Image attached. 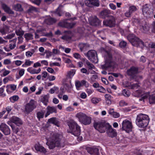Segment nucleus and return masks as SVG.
Here are the masks:
<instances>
[{"label":"nucleus","mask_w":155,"mask_h":155,"mask_svg":"<svg viewBox=\"0 0 155 155\" xmlns=\"http://www.w3.org/2000/svg\"><path fill=\"white\" fill-rule=\"evenodd\" d=\"M94 128L101 133H104L106 130L108 136L113 137L117 135V132L109 123L102 120L94 121Z\"/></svg>","instance_id":"obj_1"},{"label":"nucleus","mask_w":155,"mask_h":155,"mask_svg":"<svg viewBox=\"0 0 155 155\" xmlns=\"http://www.w3.org/2000/svg\"><path fill=\"white\" fill-rule=\"evenodd\" d=\"M49 134L50 135L49 136L48 134L46 137L47 142L46 143L49 148L52 149L55 147H61L62 136L53 132Z\"/></svg>","instance_id":"obj_2"},{"label":"nucleus","mask_w":155,"mask_h":155,"mask_svg":"<svg viewBox=\"0 0 155 155\" xmlns=\"http://www.w3.org/2000/svg\"><path fill=\"white\" fill-rule=\"evenodd\" d=\"M149 122V118L148 115L140 114L137 115L136 123L139 127H145L148 125Z\"/></svg>","instance_id":"obj_3"},{"label":"nucleus","mask_w":155,"mask_h":155,"mask_svg":"<svg viewBox=\"0 0 155 155\" xmlns=\"http://www.w3.org/2000/svg\"><path fill=\"white\" fill-rule=\"evenodd\" d=\"M68 125L69 127V130H68V133L77 137L80 135V127L75 121L73 120H70L68 123Z\"/></svg>","instance_id":"obj_4"},{"label":"nucleus","mask_w":155,"mask_h":155,"mask_svg":"<svg viewBox=\"0 0 155 155\" xmlns=\"http://www.w3.org/2000/svg\"><path fill=\"white\" fill-rule=\"evenodd\" d=\"M104 59V64L101 65L102 69H106L109 68L114 67L115 63L112 60V56L110 52H105Z\"/></svg>","instance_id":"obj_5"},{"label":"nucleus","mask_w":155,"mask_h":155,"mask_svg":"<svg viewBox=\"0 0 155 155\" xmlns=\"http://www.w3.org/2000/svg\"><path fill=\"white\" fill-rule=\"evenodd\" d=\"M76 117L79 121L85 125L89 124L91 122V118L82 112H79L76 115Z\"/></svg>","instance_id":"obj_6"},{"label":"nucleus","mask_w":155,"mask_h":155,"mask_svg":"<svg viewBox=\"0 0 155 155\" xmlns=\"http://www.w3.org/2000/svg\"><path fill=\"white\" fill-rule=\"evenodd\" d=\"M127 39L133 45L139 46L141 48L144 46L143 42L133 34H129L128 36Z\"/></svg>","instance_id":"obj_7"},{"label":"nucleus","mask_w":155,"mask_h":155,"mask_svg":"<svg viewBox=\"0 0 155 155\" xmlns=\"http://www.w3.org/2000/svg\"><path fill=\"white\" fill-rule=\"evenodd\" d=\"M37 102L33 100H31L25 106V113L28 114L31 112L37 106Z\"/></svg>","instance_id":"obj_8"},{"label":"nucleus","mask_w":155,"mask_h":155,"mask_svg":"<svg viewBox=\"0 0 155 155\" xmlns=\"http://www.w3.org/2000/svg\"><path fill=\"white\" fill-rule=\"evenodd\" d=\"M84 55L87 57L89 60L95 63L98 62V60L96 52L94 50H91L88 51Z\"/></svg>","instance_id":"obj_9"},{"label":"nucleus","mask_w":155,"mask_h":155,"mask_svg":"<svg viewBox=\"0 0 155 155\" xmlns=\"http://www.w3.org/2000/svg\"><path fill=\"white\" fill-rule=\"evenodd\" d=\"M122 129L127 133H129L132 131L133 126L132 123L128 120L123 121L122 123Z\"/></svg>","instance_id":"obj_10"},{"label":"nucleus","mask_w":155,"mask_h":155,"mask_svg":"<svg viewBox=\"0 0 155 155\" xmlns=\"http://www.w3.org/2000/svg\"><path fill=\"white\" fill-rule=\"evenodd\" d=\"M104 25L112 27L115 24V18L113 16L110 17L107 20H104L103 22Z\"/></svg>","instance_id":"obj_11"},{"label":"nucleus","mask_w":155,"mask_h":155,"mask_svg":"<svg viewBox=\"0 0 155 155\" xmlns=\"http://www.w3.org/2000/svg\"><path fill=\"white\" fill-rule=\"evenodd\" d=\"M138 69L134 66L131 67L127 71V74L133 78H134L138 73Z\"/></svg>","instance_id":"obj_12"},{"label":"nucleus","mask_w":155,"mask_h":155,"mask_svg":"<svg viewBox=\"0 0 155 155\" xmlns=\"http://www.w3.org/2000/svg\"><path fill=\"white\" fill-rule=\"evenodd\" d=\"M85 4L87 6L89 7L93 6L98 7L99 5L98 0H86Z\"/></svg>","instance_id":"obj_13"},{"label":"nucleus","mask_w":155,"mask_h":155,"mask_svg":"<svg viewBox=\"0 0 155 155\" xmlns=\"http://www.w3.org/2000/svg\"><path fill=\"white\" fill-rule=\"evenodd\" d=\"M46 113L45 115V117H46L51 114H52L53 113H57V110L56 108L54 107L48 106L46 108Z\"/></svg>","instance_id":"obj_14"},{"label":"nucleus","mask_w":155,"mask_h":155,"mask_svg":"<svg viewBox=\"0 0 155 155\" xmlns=\"http://www.w3.org/2000/svg\"><path fill=\"white\" fill-rule=\"evenodd\" d=\"M88 152L92 155H98L99 149L96 147H88L87 148Z\"/></svg>","instance_id":"obj_15"},{"label":"nucleus","mask_w":155,"mask_h":155,"mask_svg":"<svg viewBox=\"0 0 155 155\" xmlns=\"http://www.w3.org/2000/svg\"><path fill=\"white\" fill-rule=\"evenodd\" d=\"M6 91L8 93H10L15 91L17 88V85L14 84L8 85L6 86Z\"/></svg>","instance_id":"obj_16"},{"label":"nucleus","mask_w":155,"mask_h":155,"mask_svg":"<svg viewBox=\"0 0 155 155\" xmlns=\"http://www.w3.org/2000/svg\"><path fill=\"white\" fill-rule=\"evenodd\" d=\"M75 23H69L65 21L60 22L59 23V25L62 27H68L71 28L75 25Z\"/></svg>","instance_id":"obj_17"},{"label":"nucleus","mask_w":155,"mask_h":155,"mask_svg":"<svg viewBox=\"0 0 155 155\" xmlns=\"http://www.w3.org/2000/svg\"><path fill=\"white\" fill-rule=\"evenodd\" d=\"M35 148L36 150L38 151L45 153L47 152L46 149L40 145L39 144L35 145Z\"/></svg>","instance_id":"obj_18"},{"label":"nucleus","mask_w":155,"mask_h":155,"mask_svg":"<svg viewBox=\"0 0 155 155\" xmlns=\"http://www.w3.org/2000/svg\"><path fill=\"white\" fill-rule=\"evenodd\" d=\"M27 71L31 74H38L40 72L41 69L39 68L37 70L35 69H33L31 67H29L27 69Z\"/></svg>","instance_id":"obj_19"},{"label":"nucleus","mask_w":155,"mask_h":155,"mask_svg":"<svg viewBox=\"0 0 155 155\" xmlns=\"http://www.w3.org/2000/svg\"><path fill=\"white\" fill-rule=\"evenodd\" d=\"M17 40V38H15L9 41V42L11 43L9 45V48L11 50L13 49L16 47Z\"/></svg>","instance_id":"obj_20"},{"label":"nucleus","mask_w":155,"mask_h":155,"mask_svg":"<svg viewBox=\"0 0 155 155\" xmlns=\"http://www.w3.org/2000/svg\"><path fill=\"white\" fill-rule=\"evenodd\" d=\"M89 47L88 44L85 43H81L79 45V48L81 51H85Z\"/></svg>","instance_id":"obj_21"},{"label":"nucleus","mask_w":155,"mask_h":155,"mask_svg":"<svg viewBox=\"0 0 155 155\" xmlns=\"http://www.w3.org/2000/svg\"><path fill=\"white\" fill-rule=\"evenodd\" d=\"M56 21V20L51 17H49L45 19V22L48 25L52 24L55 23Z\"/></svg>","instance_id":"obj_22"},{"label":"nucleus","mask_w":155,"mask_h":155,"mask_svg":"<svg viewBox=\"0 0 155 155\" xmlns=\"http://www.w3.org/2000/svg\"><path fill=\"white\" fill-rule=\"evenodd\" d=\"M91 23L93 26H97L99 24L100 21L95 16L92 19Z\"/></svg>","instance_id":"obj_23"},{"label":"nucleus","mask_w":155,"mask_h":155,"mask_svg":"<svg viewBox=\"0 0 155 155\" xmlns=\"http://www.w3.org/2000/svg\"><path fill=\"white\" fill-rule=\"evenodd\" d=\"M12 120L14 123L18 126L22 124L21 120L17 117H13L12 118Z\"/></svg>","instance_id":"obj_24"},{"label":"nucleus","mask_w":155,"mask_h":155,"mask_svg":"<svg viewBox=\"0 0 155 155\" xmlns=\"http://www.w3.org/2000/svg\"><path fill=\"white\" fill-rule=\"evenodd\" d=\"M142 12L144 15L147 16L149 14V10L147 5H144L142 8Z\"/></svg>","instance_id":"obj_25"},{"label":"nucleus","mask_w":155,"mask_h":155,"mask_svg":"<svg viewBox=\"0 0 155 155\" xmlns=\"http://www.w3.org/2000/svg\"><path fill=\"white\" fill-rule=\"evenodd\" d=\"M150 92H144V91L143 92V93L142 94V95L141 96V98L139 99V100L140 101H144V100L147 99L149 97V96H150Z\"/></svg>","instance_id":"obj_26"},{"label":"nucleus","mask_w":155,"mask_h":155,"mask_svg":"<svg viewBox=\"0 0 155 155\" xmlns=\"http://www.w3.org/2000/svg\"><path fill=\"white\" fill-rule=\"evenodd\" d=\"M49 97V94H48L42 97L41 101L44 105L46 106L48 102V99Z\"/></svg>","instance_id":"obj_27"},{"label":"nucleus","mask_w":155,"mask_h":155,"mask_svg":"<svg viewBox=\"0 0 155 155\" xmlns=\"http://www.w3.org/2000/svg\"><path fill=\"white\" fill-rule=\"evenodd\" d=\"M2 7L6 12L9 14H12L13 13V12L11 8L5 4H3Z\"/></svg>","instance_id":"obj_28"},{"label":"nucleus","mask_w":155,"mask_h":155,"mask_svg":"<svg viewBox=\"0 0 155 155\" xmlns=\"http://www.w3.org/2000/svg\"><path fill=\"white\" fill-rule=\"evenodd\" d=\"M113 109H110L109 111V114L111 115L114 118H118L120 116L119 114L113 111Z\"/></svg>","instance_id":"obj_29"},{"label":"nucleus","mask_w":155,"mask_h":155,"mask_svg":"<svg viewBox=\"0 0 155 155\" xmlns=\"http://www.w3.org/2000/svg\"><path fill=\"white\" fill-rule=\"evenodd\" d=\"M64 87L65 89L68 92H70L72 88V86L71 82L70 81L68 84L65 83L64 85Z\"/></svg>","instance_id":"obj_30"},{"label":"nucleus","mask_w":155,"mask_h":155,"mask_svg":"<svg viewBox=\"0 0 155 155\" xmlns=\"http://www.w3.org/2000/svg\"><path fill=\"white\" fill-rule=\"evenodd\" d=\"M8 31V28L7 26L5 25L3 28L0 29V32L2 35H4L7 33Z\"/></svg>","instance_id":"obj_31"},{"label":"nucleus","mask_w":155,"mask_h":155,"mask_svg":"<svg viewBox=\"0 0 155 155\" xmlns=\"http://www.w3.org/2000/svg\"><path fill=\"white\" fill-rule=\"evenodd\" d=\"M13 7L14 9L16 11L21 12L23 10L21 5L19 4L14 5Z\"/></svg>","instance_id":"obj_32"},{"label":"nucleus","mask_w":155,"mask_h":155,"mask_svg":"<svg viewBox=\"0 0 155 155\" xmlns=\"http://www.w3.org/2000/svg\"><path fill=\"white\" fill-rule=\"evenodd\" d=\"M143 91L141 90H137L133 93V95L136 97H141Z\"/></svg>","instance_id":"obj_33"},{"label":"nucleus","mask_w":155,"mask_h":155,"mask_svg":"<svg viewBox=\"0 0 155 155\" xmlns=\"http://www.w3.org/2000/svg\"><path fill=\"white\" fill-rule=\"evenodd\" d=\"M127 87H129L130 88L133 89H136L138 88V87L140 86V85H139L137 83L134 84H128L126 86Z\"/></svg>","instance_id":"obj_34"},{"label":"nucleus","mask_w":155,"mask_h":155,"mask_svg":"<svg viewBox=\"0 0 155 155\" xmlns=\"http://www.w3.org/2000/svg\"><path fill=\"white\" fill-rule=\"evenodd\" d=\"M105 97L106 100V103L108 104H110L111 103V100L112 97L109 94H106L105 95Z\"/></svg>","instance_id":"obj_35"},{"label":"nucleus","mask_w":155,"mask_h":155,"mask_svg":"<svg viewBox=\"0 0 155 155\" xmlns=\"http://www.w3.org/2000/svg\"><path fill=\"white\" fill-rule=\"evenodd\" d=\"M74 57L76 59H80L82 61H85L86 60L85 58H81L80 55L78 53H75L73 54Z\"/></svg>","instance_id":"obj_36"},{"label":"nucleus","mask_w":155,"mask_h":155,"mask_svg":"<svg viewBox=\"0 0 155 155\" xmlns=\"http://www.w3.org/2000/svg\"><path fill=\"white\" fill-rule=\"evenodd\" d=\"M48 122L50 123H51L54 124L58 126L57 125L58 124V120L56 118L52 117L50 119H49L48 120Z\"/></svg>","instance_id":"obj_37"},{"label":"nucleus","mask_w":155,"mask_h":155,"mask_svg":"<svg viewBox=\"0 0 155 155\" xmlns=\"http://www.w3.org/2000/svg\"><path fill=\"white\" fill-rule=\"evenodd\" d=\"M101 98H100L94 97L92 98L91 100V102L94 104H97L101 101Z\"/></svg>","instance_id":"obj_38"},{"label":"nucleus","mask_w":155,"mask_h":155,"mask_svg":"<svg viewBox=\"0 0 155 155\" xmlns=\"http://www.w3.org/2000/svg\"><path fill=\"white\" fill-rule=\"evenodd\" d=\"M149 100L150 104L155 103V94L150 95L149 98Z\"/></svg>","instance_id":"obj_39"},{"label":"nucleus","mask_w":155,"mask_h":155,"mask_svg":"<svg viewBox=\"0 0 155 155\" xmlns=\"http://www.w3.org/2000/svg\"><path fill=\"white\" fill-rule=\"evenodd\" d=\"M19 98V97L18 96L14 95L10 97L9 99L11 102L13 103L17 101Z\"/></svg>","instance_id":"obj_40"},{"label":"nucleus","mask_w":155,"mask_h":155,"mask_svg":"<svg viewBox=\"0 0 155 155\" xmlns=\"http://www.w3.org/2000/svg\"><path fill=\"white\" fill-rule=\"evenodd\" d=\"M24 37L27 41L32 40L33 38V35L30 33H26L24 35Z\"/></svg>","instance_id":"obj_41"},{"label":"nucleus","mask_w":155,"mask_h":155,"mask_svg":"<svg viewBox=\"0 0 155 155\" xmlns=\"http://www.w3.org/2000/svg\"><path fill=\"white\" fill-rule=\"evenodd\" d=\"M16 35L19 36H22L24 33V32L21 29H17L15 31Z\"/></svg>","instance_id":"obj_42"},{"label":"nucleus","mask_w":155,"mask_h":155,"mask_svg":"<svg viewBox=\"0 0 155 155\" xmlns=\"http://www.w3.org/2000/svg\"><path fill=\"white\" fill-rule=\"evenodd\" d=\"M75 73V70H71L68 72V77L70 78H71Z\"/></svg>","instance_id":"obj_43"},{"label":"nucleus","mask_w":155,"mask_h":155,"mask_svg":"<svg viewBox=\"0 0 155 155\" xmlns=\"http://www.w3.org/2000/svg\"><path fill=\"white\" fill-rule=\"evenodd\" d=\"M44 112L41 111L37 112V117L38 119L43 118L44 115Z\"/></svg>","instance_id":"obj_44"},{"label":"nucleus","mask_w":155,"mask_h":155,"mask_svg":"<svg viewBox=\"0 0 155 155\" xmlns=\"http://www.w3.org/2000/svg\"><path fill=\"white\" fill-rule=\"evenodd\" d=\"M0 72L2 74L3 76H5L10 73V71H9L6 70L5 68H4Z\"/></svg>","instance_id":"obj_45"},{"label":"nucleus","mask_w":155,"mask_h":155,"mask_svg":"<svg viewBox=\"0 0 155 155\" xmlns=\"http://www.w3.org/2000/svg\"><path fill=\"white\" fill-rule=\"evenodd\" d=\"M86 60V64L89 70L95 69V67L93 64L90 63L87 60Z\"/></svg>","instance_id":"obj_46"},{"label":"nucleus","mask_w":155,"mask_h":155,"mask_svg":"<svg viewBox=\"0 0 155 155\" xmlns=\"http://www.w3.org/2000/svg\"><path fill=\"white\" fill-rule=\"evenodd\" d=\"M62 6L60 5L57 9L56 13L59 16H61V13H62V10L61 9Z\"/></svg>","instance_id":"obj_47"},{"label":"nucleus","mask_w":155,"mask_h":155,"mask_svg":"<svg viewBox=\"0 0 155 155\" xmlns=\"http://www.w3.org/2000/svg\"><path fill=\"white\" fill-rule=\"evenodd\" d=\"M82 83L81 81H80L78 80L76 81H75V86L77 89L79 90V88L82 86Z\"/></svg>","instance_id":"obj_48"},{"label":"nucleus","mask_w":155,"mask_h":155,"mask_svg":"<svg viewBox=\"0 0 155 155\" xmlns=\"http://www.w3.org/2000/svg\"><path fill=\"white\" fill-rule=\"evenodd\" d=\"M107 11L104 10L102 11L101 12H100L99 14V15L100 16V17L102 18H104L105 17V16L107 14Z\"/></svg>","instance_id":"obj_49"},{"label":"nucleus","mask_w":155,"mask_h":155,"mask_svg":"<svg viewBox=\"0 0 155 155\" xmlns=\"http://www.w3.org/2000/svg\"><path fill=\"white\" fill-rule=\"evenodd\" d=\"M2 132L5 135H8L10 134V129L7 126L6 127L5 129H4L3 131H2Z\"/></svg>","instance_id":"obj_50"},{"label":"nucleus","mask_w":155,"mask_h":155,"mask_svg":"<svg viewBox=\"0 0 155 155\" xmlns=\"http://www.w3.org/2000/svg\"><path fill=\"white\" fill-rule=\"evenodd\" d=\"M137 10V8L135 6H132L129 7V11L132 14L135 12Z\"/></svg>","instance_id":"obj_51"},{"label":"nucleus","mask_w":155,"mask_h":155,"mask_svg":"<svg viewBox=\"0 0 155 155\" xmlns=\"http://www.w3.org/2000/svg\"><path fill=\"white\" fill-rule=\"evenodd\" d=\"M123 94L124 96L127 97H129L130 95V93L129 91L128 90L125 89L123 90Z\"/></svg>","instance_id":"obj_52"},{"label":"nucleus","mask_w":155,"mask_h":155,"mask_svg":"<svg viewBox=\"0 0 155 155\" xmlns=\"http://www.w3.org/2000/svg\"><path fill=\"white\" fill-rule=\"evenodd\" d=\"M82 86H84L86 87H88L89 86V83L85 80H82L81 81Z\"/></svg>","instance_id":"obj_53"},{"label":"nucleus","mask_w":155,"mask_h":155,"mask_svg":"<svg viewBox=\"0 0 155 155\" xmlns=\"http://www.w3.org/2000/svg\"><path fill=\"white\" fill-rule=\"evenodd\" d=\"M127 105V103L124 100H121L119 102V105L120 107H123Z\"/></svg>","instance_id":"obj_54"},{"label":"nucleus","mask_w":155,"mask_h":155,"mask_svg":"<svg viewBox=\"0 0 155 155\" xmlns=\"http://www.w3.org/2000/svg\"><path fill=\"white\" fill-rule=\"evenodd\" d=\"M58 90V88L56 86H54L52 88L50 89L49 92L51 94H52L54 93V92Z\"/></svg>","instance_id":"obj_55"},{"label":"nucleus","mask_w":155,"mask_h":155,"mask_svg":"<svg viewBox=\"0 0 155 155\" xmlns=\"http://www.w3.org/2000/svg\"><path fill=\"white\" fill-rule=\"evenodd\" d=\"M97 90L101 93H104L106 91L105 89L101 86H99L97 89Z\"/></svg>","instance_id":"obj_56"},{"label":"nucleus","mask_w":155,"mask_h":155,"mask_svg":"<svg viewBox=\"0 0 155 155\" xmlns=\"http://www.w3.org/2000/svg\"><path fill=\"white\" fill-rule=\"evenodd\" d=\"M85 91L87 93L88 95V96H90L91 94H92L94 91V90L93 89L89 88L86 89L85 90Z\"/></svg>","instance_id":"obj_57"},{"label":"nucleus","mask_w":155,"mask_h":155,"mask_svg":"<svg viewBox=\"0 0 155 155\" xmlns=\"http://www.w3.org/2000/svg\"><path fill=\"white\" fill-rule=\"evenodd\" d=\"M7 125L4 123H2L0 125V130L2 132L5 129Z\"/></svg>","instance_id":"obj_58"},{"label":"nucleus","mask_w":155,"mask_h":155,"mask_svg":"<svg viewBox=\"0 0 155 155\" xmlns=\"http://www.w3.org/2000/svg\"><path fill=\"white\" fill-rule=\"evenodd\" d=\"M126 45L127 43L124 41H122L119 43L120 46L122 48H124Z\"/></svg>","instance_id":"obj_59"},{"label":"nucleus","mask_w":155,"mask_h":155,"mask_svg":"<svg viewBox=\"0 0 155 155\" xmlns=\"http://www.w3.org/2000/svg\"><path fill=\"white\" fill-rule=\"evenodd\" d=\"M60 48L62 49H64V52L66 53H69L70 52L71 49L69 48H64V47L62 46H60Z\"/></svg>","instance_id":"obj_60"},{"label":"nucleus","mask_w":155,"mask_h":155,"mask_svg":"<svg viewBox=\"0 0 155 155\" xmlns=\"http://www.w3.org/2000/svg\"><path fill=\"white\" fill-rule=\"evenodd\" d=\"M33 63V61H30L29 60H25V64L26 66H30L31 64Z\"/></svg>","instance_id":"obj_61"},{"label":"nucleus","mask_w":155,"mask_h":155,"mask_svg":"<svg viewBox=\"0 0 155 155\" xmlns=\"http://www.w3.org/2000/svg\"><path fill=\"white\" fill-rule=\"evenodd\" d=\"M143 32H146L149 31V28L147 25H145L144 26H142Z\"/></svg>","instance_id":"obj_62"},{"label":"nucleus","mask_w":155,"mask_h":155,"mask_svg":"<svg viewBox=\"0 0 155 155\" xmlns=\"http://www.w3.org/2000/svg\"><path fill=\"white\" fill-rule=\"evenodd\" d=\"M37 9L35 7L31 6L29 8V9L28 10V12H31L32 11H37Z\"/></svg>","instance_id":"obj_63"},{"label":"nucleus","mask_w":155,"mask_h":155,"mask_svg":"<svg viewBox=\"0 0 155 155\" xmlns=\"http://www.w3.org/2000/svg\"><path fill=\"white\" fill-rule=\"evenodd\" d=\"M25 72V70L24 69H21L19 71L18 74L20 77L23 76Z\"/></svg>","instance_id":"obj_64"}]
</instances>
